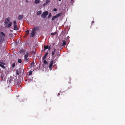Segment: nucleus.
<instances>
[{
	"mask_svg": "<svg viewBox=\"0 0 125 125\" xmlns=\"http://www.w3.org/2000/svg\"><path fill=\"white\" fill-rule=\"evenodd\" d=\"M26 54H25L24 56V61L26 62H27L28 61V56H29L28 53L26 52Z\"/></svg>",
	"mask_w": 125,
	"mask_h": 125,
	"instance_id": "obj_2",
	"label": "nucleus"
},
{
	"mask_svg": "<svg viewBox=\"0 0 125 125\" xmlns=\"http://www.w3.org/2000/svg\"><path fill=\"white\" fill-rule=\"evenodd\" d=\"M25 50L23 49L19 51L20 53L21 54L23 53L24 54H25Z\"/></svg>",
	"mask_w": 125,
	"mask_h": 125,
	"instance_id": "obj_7",
	"label": "nucleus"
},
{
	"mask_svg": "<svg viewBox=\"0 0 125 125\" xmlns=\"http://www.w3.org/2000/svg\"><path fill=\"white\" fill-rule=\"evenodd\" d=\"M47 4H46V3H44V4H43L42 5V6H44L45 5H46Z\"/></svg>",
	"mask_w": 125,
	"mask_h": 125,
	"instance_id": "obj_30",
	"label": "nucleus"
},
{
	"mask_svg": "<svg viewBox=\"0 0 125 125\" xmlns=\"http://www.w3.org/2000/svg\"><path fill=\"white\" fill-rule=\"evenodd\" d=\"M57 10L56 8H54L53 9V11H57Z\"/></svg>",
	"mask_w": 125,
	"mask_h": 125,
	"instance_id": "obj_32",
	"label": "nucleus"
},
{
	"mask_svg": "<svg viewBox=\"0 0 125 125\" xmlns=\"http://www.w3.org/2000/svg\"><path fill=\"white\" fill-rule=\"evenodd\" d=\"M48 49V50H49L50 49V47H44V51H45L46 49Z\"/></svg>",
	"mask_w": 125,
	"mask_h": 125,
	"instance_id": "obj_16",
	"label": "nucleus"
},
{
	"mask_svg": "<svg viewBox=\"0 0 125 125\" xmlns=\"http://www.w3.org/2000/svg\"><path fill=\"white\" fill-rule=\"evenodd\" d=\"M32 72L31 71H29V75H31L32 74Z\"/></svg>",
	"mask_w": 125,
	"mask_h": 125,
	"instance_id": "obj_26",
	"label": "nucleus"
},
{
	"mask_svg": "<svg viewBox=\"0 0 125 125\" xmlns=\"http://www.w3.org/2000/svg\"><path fill=\"white\" fill-rule=\"evenodd\" d=\"M25 36H26V37H27V36H26V34L25 35Z\"/></svg>",
	"mask_w": 125,
	"mask_h": 125,
	"instance_id": "obj_37",
	"label": "nucleus"
},
{
	"mask_svg": "<svg viewBox=\"0 0 125 125\" xmlns=\"http://www.w3.org/2000/svg\"><path fill=\"white\" fill-rule=\"evenodd\" d=\"M48 52L46 53L44 56L42 58V59L43 60H44L45 59L47 56L48 55Z\"/></svg>",
	"mask_w": 125,
	"mask_h": 125,
	"instance_id": "obj_11",
	"label": "nucleus"
},
{
	"mask_svg": "<svg viewBox=\"0 0 125 125\" xmlns=\"http://www.w3.org/2000/svg\"><path fill=\"white\" fill-rule=\"evenodd\" d=\"M0 33H1V35H0V36L1 37H2V36H3H3L5 37V34L3 32H1Z\"/></svg>",
	"mask_w": 125,
	"mask_h": 125,
	"instance_id": "obj_13",
	"label": "nucleus"
},
{
	"mask_svg": "<svg viewBox=\"0 0 125 125\" xmlns=\"http://www.w3.org/2000/svg\"><path fill=\"white\" fill-rule=\"evenodd\" d=\"M66 44V43L65 41H63L61 45L63 46H65Z\"/></svg>",
	"mask_w": 125,
	"mask_h": 125,
	"instance_id": "obj_9",
	"label": "nucleus"
},
{
	"mask_svg": "<svg viewBox=\"0 0 125 125\" xmlns=\"http://www.w3.org/2000/svg\"><path fill=\"white\" fill-rule=\"evenodd\" d=\"M26 34V36H27L29 34V30H27L25 31Z\"/></svg>",
	"mask_w": 125,
	"mask_h": 125,
	"instance_id": "obj_17",
	"label": "nucleus"
},
{
	"mask_svg": "<svg viewBox=\"0 0 125 125\" xmlns=\"http://www.w3.org/2000/svg\"><path fill=\"white\" fill-rule=\"evenodd\" d=\"M73 0H71V1H73Z\"/></svg>",
	"mask_w": 125,
	"mask_h": 125,
	"instance_id": "obj_39",
	"label": "nucleus"
},
{
	"mask_svg": "<svg viewBox=\"0 0 125 125\" xmlns=\"http://www.w3.org/2000/svg\"><path fill=\"white\" fill-rule=\"evenodd\" d=\"M60 94V93H58V96H59Z\"/></svg>",
	"mask_w": 125,
	"mask_h": 125,
	"instance_id": "obj_33",
	"label": "nucleus"
},
{
	"mask_svg": "<svg viewBox=\"0 0 125 125\" xmlns=\"http://www.w3.org/2000/svg\"><path fill=\"white\" fill-rule=\"evenodd\" d=\"M40 0H35L34 1V3L35 4H38L40 2Z\"/></svg>",
	"mask_w": 125,
	"mask_h": 125,
	"instance_id": "obj_14",
	"label": "nucleus"
},
{
	"mask_svg": "<svg viewBox=\"0 0 125 125\" xmlns=\"http://www.w3.org/2000/svg\"><path fill=\"white\" fill-rule=\"evenodd\" d=\"M18 62L19 63H21L22 62L21 60V59H19L18 60Z\"/></svg>",
	"mask_w": 125,
	"mask_h": 125,
	"instance_id": "obj_21",
	"label": "nucleus"
},
{
	"mask_svg": "<svg viewBox=\"0 0 125 125\" xmlns=\"http://www.w3.org/2000/svg\"><path fill=\"white\" fill-rule=\"evenodd\" d=\"M94 21H92V23H94Z\"/></svg>",
	"mask_w": 125,
	"mask_h": 125,
	"instance_id": "obj_35",
	"label": "nucleus"
},
{
	"mask_svg": "<svg viewBox=\"0 0 125 125\" xmlns=\"http://www.w3.org/2000/svg\"><path fill=\"white\" fill-rule=\"evenodd\" d=\"M62 15V14L61 13H59L57 15H56L55 16H53L52 18V20H54L55 19L57 18L58 17Z\"/></svg>",
	"mask_w": 125,
	"mask_h": 125,
	"instance_id": "obj_4",
	"label": "nucleus"
},
{
	"mask_svg": "<svg viewBox=\"0 0 125 125\" xmlns=\"http://www.w3.org/2000/svg\"><path fill=\"white\" fill-rule=\"evenodd\" d=\"M59 1H61L62 0H58Z\"/></svg>",
	"mask_w": 125,
	"mask_h": 125,
	"instance_id": "obj_36",
	"label": "nucleus"
},
{
	"mask_svg": "<svg viewBox=\"0 0 125 125\" xmlns=\"http://www.w3.org/2000/svg\"><path fill=\"white\" fill-rule=\"evenodd\" d=\"M12 24V23L11 22H10L8 24H6V26L8 28H10Z\"/></svg>",
	"mask_w": 125,
	"mask_h": 125,
	"instance_id": "obj_8",
	"label": "nucleus"
},
{
	"mask_svg": "<svg viewBox=\"0 0 125 125\" xmlns=\"http://www.w3.org/2000/svg\"><path fill=\"white\" fill-rule=\"evenodd\" d=\"M26 2H28V0H26Z\"/></svg>",
	"mask_w": 125,
	"mask_h": 125,
	"instance_id": "obj_34",
	"label": "nucleus"
},
{
	"mask_svg": "<svg viewBox=\"0 0 125 125\" xmlns=\"http://www.w3.org/2000/svg\"><path fill=\"white\" fill-rule=\"evenodd\" d=\"M23 17V15H20L18 16V19L19 20H21L22 18Z\"/></svg>",
	"mask_w": 125,
	"mask_h": 125,
	"instance_id": "obj_10",
	"label": "nucleus"
},
{
	"mask_svg": "<svg viewBox=\"0 0 125 125\" xmlns=\"http://www.w3.org/2000/svg\"><path fill=\"white\" fill-rule=\"evenodd\" d=\"M9 36L10 37V38L13 37V35L11 34H10Z\"/></svg>",
	"mask_w": 125,
	"mask_h": 125,
	"instance_id": "obj_24",
	"label": "nucleus"
},
{
	"mask_svg": "<svg viewBox=\"0 0 125 125\" xmlns=\"http://www.w3.org/2000/svg\"><path fill=\"white\" fill-rule=\"evenodd\" d=\"M16 74L17 75H19V73L18 71V70H17L16 71Z\"/></svg>",
	"mask_w": 125,
	"mask_h": 125,
	"instance_id": "obj_25",
	"label": "nucleus"
},
{
	"mask_svg": "<svg viewBox=\"0 0 125 125\" xmlns=\"http://www.w3.org/2000/svg\"><path fill=\"white\" fill-rule=\"evenodd\" d=\"M42 13V11L41 10L38 11L37 13V14L38 15H40Z\"/></svg>",
	"mask_w": 125,
	"mask_h": 125,
	"instance_id": "obj_15",
	"label": "nucleus"
},
{
	"mask_svg": "<svg viewBox=\"0 0 125 125\" xmlns=\"http://www.w3.org/2000/svg\"><path fill=\"white\" fill-rule=\"evenodd\" d=\"M51 17V13H50L48 15V17L49 18L50 17Z\"/></svg>",
	"mask_w": 125,
	"mask_h": 125,
	"instance_id": "obj_29",
	"label": "nucleus"
},
{
	"mask_svg": "<svg viewBox=\"0 0 125 125\" xmlns=\"http://www.w3.org/2000/svg\"><path fill=\"white\" fill-rule=\"evenodd\" d=\"M43 62L45 64H48V63L45 60H44L43 61Z\"/></svg>",
	"mask_w": 125,
	"mask_h": 125,
	"instance_id": "obj_23",
	"label": "nucleus"
},
{
	"mask_svg": "<svg viewBox=\"0 0 125 125\" xmlns=\"http://www.w3.org/2000/svg\"><path fill=\"white\" fill-rule=\"evenodd\" d=\"M14 30H18V28L17 26V25H14Z\"/></svg>",
	"mask_w": 125,
	"mask_h": 125,
	"instance_id": "obj_12",
	"label": "nucleus"
},
{
	"mask_svg": "<svg viewBox=\"0 0 125 125\" xmlns=\"http://www.w3.org/2000/svg\"><path fill=\"white\" fill-rule=\"evenodd\" d=\"M54 51L52 52V55H53L54 54V52L56 51V49H54Z\"/></svg>",
	"mask_w": 125,
	"mask_h": 125,
	"instance_id": "obj_18",
	"label": "nucleus"
},
{
	"mask_svg": "<svg viewBox=\"0 0 125 125\" xmlns=\"http://www.w3.org/2000/svg\"><path fill=\"white\" fill-rule=\"evenodd\" d=\"M36 53V52H35L34 54H35Z\"/></svg>",
	"mask_w": 125,
	"mask_h": 125,
	"instance_id": "obj_38",
	"label": "nucleus"
},
{
	"mask_svg": "<svg viewBox=\"0 0 125 125\" xmlns=\"http://www.w3.org/2000/svg\"><path fill=\"white\" fill-rule=\"evenodd\" d=\"M50 2V0H46V4L47 5Z\"/></svg>",
	"mask_w": 125,
	"mask_h": 125,
	"instance_id": "obj_20",
	"label": "nucleus"
},
{
	"mask_svg": "<svg viewBox=\"0 0 125 125\" xmlns=\"http://www.w3.org/2000/svg\"><path fill=\"white\" fill-rule=\"evenodd\" d=\"M13 24L14 25H16V21H13Z\"/></svg>",
	"mask_w": 125,
	"mask_h": 125,
	"instance_id": "obj_27",
	"label": "nucleus"
},
{
	"mask_svg": "<svg viewBox=\"0 0 125 125\" xmlns=\"http://www.w3.org/2000/svg\"><path fill=\"white\" fill-rule=\"evenodd\" d=\"M34 62L33 61L32 63H31V67H32L34 66Z\"/></svg>",
	"mask_w": 125,
	"mask_h": 125,
	"instance_id": "obj_19",
	"label": "nucleus"
},
{
	"mask_svg": "<svg viewBox=\"0 0 125 125\" xmlns=\"http://www.w3.org/2000/svg\"><path fill=\"white\" fill-rule=\"evenodd\" d=\"M56 32H52L51 33V35H54L56 34Z\"/></svg>",
	"mask_w": 125,
	"mask_h": 125,
	"instance_id": "obj_22",
	"label": "nucleus"
},
{
	"mask_svg": "<svg viewBox=\"0 0 125 125\" xmlns=\"http://www.w3.org/2000/svg\"><path fill=\"white\" fill-rule=\"evenodd\" d=\"M48 11L44 12L42 15V17L43 18H45L48 14Z\"/></svg>",
	"mask_w": 125,
	"mask_h": 125,
	"instance_id": "obj_3",
	"label": "nucleus"
},
{
	"mask_svg": "<svg viewBox=\"0 0 125 125\" xmlns=\"http://www.w3.org/2000/svg\"><path fill=\"white\" fill-rule=\"evenodd\" d=\"M51 45L49 47L48 45H47L46 46L45 45H44V46L43 47H51Z\"/></svg>",
	"mask_w": 125,
	"mask_h": 125,
	"instance_id": "obj_31",
	"label": "nucleus"
},
{
	"mask_svg": "<svg viewBox=\"0 0 125 125\" xmlns=\"http://www.w3.org/2000/svg\"><path fill=\"white\" fill-rule=\"evenodd\" d=\"M15 63H13L12 65V67L13 68L15 66Z\"/></svg>",
	"mask_w": 125,
	"mask_h": 125,
	"instance_id": "obj_28",
	"label": "nucleus"
},
{
	"mask_svg": "<svg viewBox=\"0 0 125 125\" xmlns=\"http://www.w3.org/2000/svg\"><path fill=\"white\" fill-rule=\"evenodd\" d=\"M39 26L34 27L32 29L31 35H30V37H33L34 36L36 31H38L39 30Z\"/></svg>",
	"mask_w": 125,
	"mask_h": 125,
	"instance_id": "obj_1",
	"label": "nucleus"
},
{
	"mask_svg": "<svg viewBox=\"0 0 125 125\" xmlns=\"http://www.w3.org/2000/svg\"><path fill=\"white\" fill-rule=\"evenodd\" d=\"M10 18L9 17H8L7 18H6L5 21V24H7L10 21Z\"/></svg>",
	"mask_w": 125,
	"mask_h": 125,
	"instance_id": "obj_5",
	"label": "nucleus"
},
{
	"mask_svg": "<svg viewBox=\"0 0 125 125\" xmlns=\"http://www.w3.org/2000/svg\"><path fill=\"white\" fill-rule=\"evenodd\" d=\"M53 60H52L49 66V69L50 70H51V68H52V65L53 64Z\"/></svg>",
	"mask_w": 125,
	"mask_h": 125,
	"instance_id": "obj_6",
	"label": "nucleus"
}]
</instances>
